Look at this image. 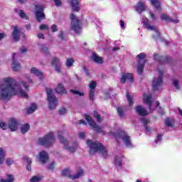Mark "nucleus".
<instances>
[{
    "instance_id": "nucleus-1",
    "label": "nucleus",
    "mask_w": 182,
    "mask_h": 182,
    "mask_svg": "<svg viewBox=\"0 0 182 182\" xmlns=\"http://www.w3.org/2000/svg\"><path fill=\"white\" fill-rule=\"evenodd\" d=\"M4 83L0 85V100L9 102L12 96L20 93L23 97H28V93L18 85L16 81L11 77L3 79Z\"/></svg>"
},
{
    "instance_id": "nucleus-2",
    "label": "nucleus",
    "mask_w": 182,
    "mask_h": 182,
    "mask_svg": "<svg viewBox=\"0 0 182 182\" xmlns=\"http://www.w3.org/2000/svg\"><path fill=\"white\" fill-rule=\"evenodd\" d=\"M87 144L90 149V154L93 156L96 153H100L104 159H107V149L102 143L93 141L92 139H87Z\"/></svg>"
},
{
    "instance_id": "nucleus-3",
    "label": "nucleus",
    "mask_w": 182,
    "mask_h": 182,
    "mask_svg": "<svg viewBox=\"0 0 182 182\" xmlns=\"http://www.w3.org/2000/svg\"><path fill=\"white\" fill-rule=\"evenodd\" d=\"M38 143L44 147H52L55 143V135L50 132L44 136V137L38 138Z\"/></svg>"
},
{
    "instance_id": "nucleus-4",
    "label": "nucleus",
    "mask_w": 182,
    "mask_h": 182,
    "mask_svg": "<svg viewBox=\"0 0 182 182\" xmlns=\"http://www.w3.org/2000/svg\"><path fill=\"white\" fill-rule=\"evenodd\" d=\"M47 93V99L48 101V107L50 110H53V109H56L58 106V99L53 95V91L50 88H46Z\"/></svg>"
},
{
    "instance_id": "nucleus-5",
    "label": "nucleus",
    "mask_w": 182,
    "mask_h": 182,
    "mask_svg": "<svg viewBox=\"0 0 182 182\" xmlns=\"http://www.w3.org/2000/svg\"><path fill=\"white\" fill-rule=\"evenodd\" d=\"M115 139H117V143L119 144V139H122L127 147H132V141L130 140V136L124 131H120L115 134Z\"/></svg>"
},
{
    "instance_id": "nucleus-6",
    "label": "nucleus",
    "mask_w": 182,
    "mask_h": 182,
    "mask_svg": "<svg viewBox=\"0 0 182 182\" xmlns=\"http://www.w3.org/2000/svg\"><path fill=\"white\" fill-rule=\"evenodd\" d=\"M43 11H45L43 5H35V15L37 22L41 23L43 19H46V16H45Z\"/></svg>"
},
{
    "instance_id": "nucleus-7",
    "label": "nucleus",
    "mask_w": 182,
    "mask_h": 182,
    "mask_svg": "<svg viewBox=\"0 0 182 182\" xmlns=\"http://www.w3.org/2000/svg\"><path fill=\"white\" fill-rule=\"evenodd\" d=\"M146 59V54L141 53L136 56V60L138 62L137 72L139 75L143 73V70L144 69V65H146L147 60Z\"/></svg>"
},
{
    "instance_id": "nucleus-8",
    "label": "nucleus",
    "mask_w": 182,
    "mask_h": 182,
    "mask_svg": "<svg viewBox=\"0 0 182 182\" xmlns=\"http://www.w3.org/2000/svg\"><path fill=\"white\" fill-rule=\"evenodd\" d=\"M62 176H64V177H68V178H70L71 180H76L77 178H80V177L83 176L84 171L83 169H80L77 171V173L74 175L70 174V171L68 169H65L62 171Z\"/></svg>"
},
{
    "instance_id": "nucleus-9",
    "label": "nucleus",
    "mask_w": 182,
    "mask_h": 182,
    "mask_svg": "<svg viewBox=\"0 0 182 182\" xmlns=\"http://www.w3.org/2000/svg\"><path fill=\"white\" fill-rule=\"evenodd\" d=\"M70 18L72 20L71 28L75 33H79V31H80V20L76 19V16L73 14H70Z\"/></svg>"
},
{
    "instance_id": "nucleus-10",
    "label": "nucleus",
    "mask_w": 182,
    "mask_h": 182,
    "mask_svg": "<svg viewBox=\"0 0 182 182\" xmlns=\"http://www.w3.org/2000/svg\"><path fill=\"white\" fill-rule=\"evenodd\" d=\"M85 119L87 120L88 124H90V126H92V129H94V130L97 133H103V127L97 125V124H96V122H95L93 119H92L91 117H90L87 114H85Z\"/></svg>"
},
{
    "instance_id": "nucleus-11",
    "label": "nucleus",
    "mask_w": 182,
    "mask_h": 182,
    "mask_svg": "<svg viewBox=\"0 0 182 182\" xmlns=\"http://www.w3.org/2000/svg\"><path fill=\"white\" fill-rule=\"evenodd\" d=\"M51 66L55 68V71L57 72V73H60L62 72V63L60 62V58L53 57L51 60Z\"/></svg>"
},
{
    "instance_id": "nucleus-12",
    "label": "nucleus",
    "mask_w": 182,
    "mask_h": 182,
    "mask_svg": "<svg viewBox=\"0 0 182 182\" xmlns=\"http://www.w3.org/2000/svg\"><path fill=\"white\" fill-rule=\"evenodd\" d=\"M163 85V72L159 71V77L154 78L153 80V90H159V87Z\"/></svg>"
},
{
    "instance_id": "nucleus-13",
    "label": "nucleus",
    "mask_w": 182,
    "mask_h": 182,
    "mask_svg": "<svg viewBox=\"0 0 182 182\" xmlns=\"http://www.w3.org/2000/svg\"><path fill=\"white\" fill-rule=\"evenodd\" d=\"M58 139L60 143L64 144L65 150H68V151H70V153H75L76 151V148H75L74 146H68V145L69 144V141H68V139H65L63 136L59 134Z\"/></svg>"
},
{
    "instance_id": "nucleus-14",
    "label": "nucleus",
    "mask_w": 182,
    "mask_h": 182,
    "mask_svg": "<svg viewBox=\"0 0 182 182\" xmlns=\"http://www.w3.org/2000/svg\"><path fill=\"white\" fill-rule=\"evenodd\" d=\"M9 129H10L11 132H16L18 130V127L19 126V122L16 119L11 118L9 121Z\"/></svg>"
},
{
    "instance_id": "nucleus-15",
    "label": "nucleus",
    "mask_w": 182,
    "mask_h": 182,
    "mask_svg": "<svg viewBox=\"0 0 182 182\" xmlns=\"http://www.w3.org/2000/svg\"><path fill=\"white\" fill-rule=\"evenodd\" d=\"M154 59L159 62L160 65H164V63H168L170 58L168 56H163L159 54H155L154 55Z\"/></svg>"
},
{
    "instance_id": "nucleus-16",
    "label": "nucleus",
    "mask_w": 182,
    "mask_h": 182,
    "mask_svg": "<svg viewBox=\"0 0 182 182\" xmlns=\"http://www.w3.org/2000/svg\"><path fill=\"white\" fill-rule=\"evenodd\" d=\"M48 160H49V155L46 151H41L39 152L38 161H41V164H46Z\"/></svg>"
},
{
    "instance_id": "nucleus-17",
    "label": "nucleus",
    "mask_w": 182,
    "mask_h": 182,
    "mask_svg": "<svg viewBox=\"0 0 182 182\" xmlns=\"http://www.w3.org/2000/svg\"><path fill=\"white\" fill-rule=\"evenodd\" d=\"M21 33H22V32H21L20 30L18 29V26H14L12 32L14 42H19L21 39Z\"/></svg>"
},
{
    "instance_id": "nucleus-18",
    "label": "nucleus",
    "mask_w": 182,
    "mask_h": 182,
    "mask_svg": "<svg viewBox=\"0 0 182 182\" xmlns=\"http://www.w3.org/2000/svg\"><path fill=\"white\" fill-rule=\"evenodd\" d=\"M126 80H129L130 83H133V75L130 73H124L120 79V82L124 84L126 83Z\"/></svg>"
},
{
    "instance_id": "nucleus-19",
    "label": "nucleus",
    "mask_w": 182,
    "mask_h": 182,
    "mask_svg": "<svg viewBox=\"0 0 182 182\" xmlns=\"http://www.w3.org/2000/svg\"><path fill=\"white\" fill-rule=\"evenodd\" d=\"M135 110L139 116H147V114H149L147 110H146L141 105L136 106Z\"/></svg>"
},
{
    "instance_id": "nucleus-20",
    "label": "nucleus",
    "mask_w": 182,
    "mask_h": 182,
    "mask_svg": "<svg viewBox=\"0 0 182 182\" xmlns=\"http://www.w3.org/2000/svg\"><path fill=\"white\" fill-rule=\"evenodd\" d=\"M70 4L73 10L75 12H79V11H80V1L79 0H71Z\"/></svg>"
},
{
    "instance_id": "nucleus-21",
    "label": "nucleus",
    "mask_w": 182,
    "mask_h": 182,
    "mask_svg": "<svg viewBox=\"0 0 182 182\" xmlns=\"http://www.w3.org/2000/svg\"><path fill=\"white\" fill-rule=\"evenodd\" d=\"M15 56H16V53H13V64H12V68L14 72H18L21 70V64L18 63L16 60H15Z\"/></svg>"
},
{
    "instance_id": "nucleus-22",
    "label": "nucleus",
    "mask_w": 182,
    "mask_h": 182,
    "mask_svg": "<svg viewBox=\"0 0 182 182\" xmlns=\"http://www.w3.org/2000/svg\"><path fill=\"white\" fill-rule=\"evenodd\" d=\"M161 19L162 21H166V22H172L173 23H178V20L173 19L170 16L167 14H162L161 16Z\"/></svg>"
},
{
    "instance_id": "nucleus-23",
    "label": "nucleus",
    "mask_w": 182,
    "mask_h": 182,
    "mask_svg": "<svg viewBox=\"0 0 182 182\" xmlns=\"http://www.w3.org/2000/svg\"><path fill=\"white\" fill-rule=\"evenodd\" d=\"M31 73L35 75V76H37V77H38L39 79H42V77H43V73H42L41 70H39V69L35 67L31 68Z\"/></svg>"
},
{
    "instance_id": "nucleus-24",
    "label": "nucleus",
    "mask_w": 182,
    "mask_h": 182,
    "mask_svg": "<svg viewBox=\"0 0 182 182\" xmlns=\"http://www.w3.org/2000/svg\"><path fill=\"white\" fill-rule=\"evenodd\" d=\"M92 60L93 62H95V63H98L100 65H102L103 63V58H102L100 56L97 55L96 53H93L92 56H91Z\"/></svg>"
},
{
    "instance_id": "nucleus-25",
    "label": "nucleus",
    "mask_w": 182,
    "mask_h": 182,
    "mask_svg": "<svg viewBox=\"0 0 182 182\" xmlns=\"http://www.w3.org/2000/svg\"><path fill=\"white\" fill-rule=\"evenodd\" d=\"M122 159L119 156L114 157V165L117 167V170H122L123 164L122 163Z\"/></svg>"
},
{
    "instance_id": "nucleus-26",
    "label": "nucleus",
    "mask_w": 182,
    "mask_h": 182,
    "mask_svg": "<svg viewBox=\"0 0 182 182\" xmlns=\"http://www.w3.org/2000/svg\"><path fill=\"white\" fill-rule=\"evenodd\" d=\"M148 31H154V32L156 33V36H153V38L154 39H157L158 38H160V33L159 32V30H157V28L155 27V26H149L147 27Z\"/></svg>"
},
{
    "instance_id": "nucleus-27",
    "label": "nucleus",
    "mask_w": 182,
    "mask_h": 182,
    "mask_svg": "<svg viewBox=\"0 0 182 182\" xmlns=\"http://www.w3.org/2000/svg\"><path fill=\"white\" fill-rule=\"evenodd\" d=\"M143 11H146V7H144V3L139 1L137 4V6L136 7V11L139 12V14H141Z\"/></svg>"
},
{
    "instance_id": "nucleus-28",
    "label": "nucleus",
    "mask_w": 182,
    "mask_h": 182,
    "mask_svg": "<svg viewBox=\"0 0 182 182\" xmlns=\"http://www.w3.org/2000/svg\"><path fill=\"white\" fill-rule=\"evenodd\" d=\"M55 92L60 95H63V93H66V90L65 89V86H63V85L58 84V87L55 88Z\"/></svg>"
},
{
    "instance_id": "nucleus-29",
    "label": "nucleus",
    "mask_w": 182,
    "mask_h": 182,
    "mask_svg": "<svg viewBox=\"0 0 182 182\" xmlns=\"http://www.w3.org/2000/svg\"><path fill=\"white\" fill-rule=\"evenodd\" d=\"M15 181V177L14 175L6 174V178L0 179V182H14Z\"/></svg>"
},
{
    "instance_id": "nucleus-30",
    "label": "nucleus",
    "mask_w": 182,
    "mask_h": 182,
    "mask_svg": "<svg viewBox=\"0 0 182 182\" xmlns=\"http://www.w3.org/2000/svg\"><path fill=\"white\" fill-rule=\"evenodd\" d=\"M141 122L143 123L144 127L146 132H151V128H150V127L147 126V124H149V119H146L145 118H141Z\"/></svg>"
},
{
    "instance_id": "nucleus-31",
    "label": "nucleus",
    "mask_w": 182,
    "mask_h": 182,
    "mask_svg": "<svg viewBox=\"0 0 182 182\" xmlns=\"http://www.w3.org/2000/svg\"><path fill=\"white\" fill-rule=\"evenodd\" d=\"M29 129H31V125H29V124H26L21 127V132L22 134H25L29 132Z\"/></svg>"
},
{
    "instance_id": "nucleus-32",
    "label": "nucleus",
    "mask_w": 182,
    "mask_h": 182,
    "mask_svg": "<svg viewBox=\"0 0 182 182\" xmlns=\"http://www.w3.org/2000/svg\"><path fill=\"white\" fill-rule=\"evenodd\" d=\"M145 103H146V105H148L149 110H153V108H151V106L153 105V102H151V96L146 97Z\"/></svg>"
},
{
    "instance_id": "nucleus-33",
    "label": "nucleus",
    "mask_w": 182,
    "mask_h": 182,
    "mask_svg": "<svg viewBox=\"0 0 182 182\" xmlns=\"http://www.w3.org/2000/svg\"><path fill=\"white\" fill-rule=\"evenodd\" d=\"M15 12L18 14L19 16L21 17L23 19H28V16H26V14L23 10H18L15 9Z\"/></svg>"
},
{
    "instance_id": "nucleus-34",
    "label": "nucleus",
    "mask_w": 182,
    "mask_h": 182,
    "mask_svg": "<svg viewBox=\"0 0 182 182\" xmlns=\"http://www.w3.org/2000/svg\"><path fill=\"white\" fill-rule=\"evenodd\" d=\"M43 176H33L31 179L30 182H40L42 181Z\"/></svg>"
},
{
    "instance_id": "nucleus-35",
    "label": "nucleus",
    "mask_w": 182,
    "mask_h": 182,
    "mask_svg": "<svg viewBox=\"0 0 182 182\" xmlns=\"http://www.w3.org/2000/svg\"><path fill=\"white\" fill-rule=\"evenodd\" d=\"M4 160H5V151H4V149L0 148V164H4Z\"/></svg>"
},
{
    "instance_id": "nucleus-36",
    "label": "nucleus",
    "mask_w": 182,
    "mask_h": 182,
    "mask_svg": "<svg viewBox=\"0 0 182 182\" xmlns=\"http://www.w3.org/2000/svg\"><path fill=\"white\" fill-rule=\"evenodd\" d=\"M165 124L168 127H173L174 126V121L170 118L165 119Z\"/></svg>"
},
{
    "instance_id": "nucleus-37",
    "label": "nucleus",
    "mask_w": 182,
    "mask_h": 182,
    "mask_svg": "<svg viewBox=\"0 0 182 182\" xmlns=\"http://www.w3.org/2000/svg\"><path fill=\"white\" fill-rule=\"evenodd\" d=\"M151 4L156 8V9H160V1L159 0H149Z\"/></svg>"
},
{
    "instance_id": "nucleus-38",
    "label": "nucleus",
    "mask_w": 182,
    "mask_h": 182,
    "mask_svg": "<svg viewBox=\"0 0 182 182\" xmlns=\"http://www.w3.org/2000/svg\"><path fill=\"white\" fill-rule=\"evenodd\" d=\"M36 110V105L33 104L28 109H27V114H31Z\"/></svg>"
},
{
    "instance_id": "nucleus-39",
    "label": "nucleus",
    "mask_w": 182,
    "mask_h": 182,
    "mask_svg": "<svg viewBox=\"0 0 182 182\" xmlns=\"http://www.w3.org/2000/svg\"><path fill=\"white\" fill-rule=\"evenodd\" d=\"M94 117L96 119L98 123H100L102 120V117H100V114H99V112L97 111H94Z\"/></svg>"
},
{
    "instance_id": "nucleus-40",
    "label": "nucleus",
    "mask_w": 182,
    "mask_h": 182,
    "mask_svg": "<svg viewBox=\"0 0 182 182\" xmlns=\"http://www.w3.org/2000/svg\"><path fill=\"white\" fill-rule=\"evenodd\" d=\"M73 63H75V60L73 58H68L65 63L67 68H70L73 66Z\"/></svg>"
},
{
    "instance_id": "nucleus-41",
    "label": "nucleus",
    "mask_w": 182,
    "mask_h": 182,
    "mask_svg": "<svg viewBox=\"0 0 182 182\" xmlns=\"http://www.w3.org/2000/svg\"><path fill=\"white\" fill-rule=\"evenodd\" d=\"M40 49H41V50L44 52V53H46V55H48V53H49V48L43 44L40 45Z\"/></svg>"
},
{
    "instance_id": "nucleus-42",
    "label": "nucleus",
    "mask_w": 182,
    "mask_h": 182,
    "mask_svg": "<svg viewBox=\"0 0 182 182\" xmlns=\"http://www.w3.org/2000/svg\"><path fill=\"white\" fill-rule=\"evenodd\" d=\"M127 99L129 102V106H133V97L129 94V92L127 93Z\"/></svg>"
},
{
    "instance_id": "nucleus-43",
    "label": "nucleus",
    "mask_w": 182,
    "mask_h": 182,
    "mask_svg": "<svg viewBox=\"0 0 182 182\" xmlns=\"http://www.w3.org/2000/svg\"><path fill=\"white\" fill-rule=\"evenodd\" d=\"M9 125L6 124V122H1L0 121V128L2 129L3 130H6L8 129Z\"/></svg>"
},
{
    "instance_id": "nucleus-44",
    "label": "nucleus",
    "mask_w": 182,
    "mask_h": 182,
    "mask_svg": "<svg viewBox=\"0 0 182 182\" xmlns=\"http://www.w3.org/2000/svg\"><path fill=\"white\" fill-rule=\"evenodd\" d=\"M117 110L119 117H123V116H124V113L123 112V108L117 107Z\"/></svg>"
},
{
    "instance_id": "nucleus-45",
    "label": "nucleus",
    "mask_w": 182,
    "mask_h": 182,
    "mask_svg": "<svg viewBox=\"0 0 182 182\" xmlns=\"http://www.w3.org/2000/svg\"><path fill=\"white\" fill-rule=\"evenodd\" d=\"M96 82L95 81H92L90 85H89V87L91 89V90H95V89H96Z\"/></svg>"
},
{
    "instance_id": "nucleus-46",
    "label": "nucleus",
    "mask_w": 182,
    "mask_h": 182,
    "mask_svg": "<svg viewBox=\"0 0 182 182\" xmlns=\"http://www.w3.org/2000/svg\"><path fill=\"white\" fill-rule=\"evenodd\" d=\"M142 23H144V26H145L146 29L148 26H150L149 23V19L148 18H142Z\"/></svg>"
},
{
    "instance_id": "nucleus-47",
    "label": "nucleus",
    "mask_w": 182,
    "mask_h": 182,
    "mask_svg": "<svg viewBox=\"0 0 182 182\" xmlns=\"http://www.w3.org/2000/svg\"><path fill=\"white\" fill-rule=\"evenodd\" d=\"M173 85L176 89H180V84L178 83V80H174L173 81Z\"/></svg>"
},
{
    "instance_id": "nucleus-48",
    "label": "nucleus",
    "mask_w": 182,
    "mask_h": 182,
    "mask_svg": "<svg viewBox=\"0 0 182 182\" xmlns=\"http://www.w3.org/2000/svg\"><path fill=\"white\" fill-rule=\"evenodd\" d=\"M59 114L63 115V114H66V113H68V109H66V108H61L60 109H59L58 111Z\"/></svg>"
},
{
    "instance_id": "nucleus-49",
    "label": "nucleus",
    "mask_w": 182,
    "mask_h": 182,
    "mask_svg": "<svg viewBox=\"0 0 182 182\" xmlns=\"http://www.w3.org/2000/svg\"><path fill=\"white\" fill-rule=\"evenodd\" d=\"M6 164H7V166H11V164H14V159L7 158L6 159Z\"/></svg>"
},
{
    "instance_id": "nucleus-50",
    "label": "nucleus",
    "mask_w": 182,
    "mask_h": 182,
    "mask_svg": "<svg viewBox=\"0 0 182 182\" xmlns=\"http://www.w3.org/2000/svg\"><path fill=\"white\" fill-rule=\"evenodd\" d=\"M21 85L22 86H23V87H25V90H26V92H29V87L28 85V83H26V82L21 81Z\"/></svg>"
},
{
    "instance_id": "nucleus-51",
    "label": "nucleus",
    "mask_w": 182,
    "mask_h": 182,
    "mask_svg": "<svg viewBox=\"0 0 182 182\" xmlns=\"http://www.w3.org/2000/svg\"><path fill=\"white\" fill-rule=\"evenodd\" d=\"M90 100H95V90H91L90 91Z\"/></svg>"
},
{
    "instance_id": "nucleus-52",
    "label": "nucleus",
    "mask_w": 182,
    "mask_h": 182,
    "mask_svg": "<svg viewBox=\"0 0 182 182\" xmlns=\"http://www.w3.org/2000/svg\"><path fill=\"white\" fill-rule=\"evenodd\" d=\"M41 31H48L49 29V27L46 24H42L40 26Z\"/></svg>"
},
{
    "instance_id": "nucleus-53",
    "label": "nucleus",
    "mask_w": 182,
    "mask_h": 182,
    "mask_svg": "<svg viewBox=\"0 0 182 182\" xmlns=\"http://www.w3.org/2000/svg\"><path fill=\"white\" fill-rule=\"evenodd\" d=\"M71 93H73L74 95H79V96H83V93L76 91L75 90H70Z\"/></svg>"
},
{
    "instance_id": "nucleus-54",
    "label": "nucleus",
    "mask_w": 182,
    "mask_h": 182,
    "mask_svg": "<svg viewBox=\"0 0 182 182\" xmlns=\"http://www.w3.org/2000/svg\"><path fill=\"white\" fill-rule=\"evenodd\" d=\"M82 69L84 70V73L85 74V76H90V73H89V70L86 68V66H83Z\"/></svg>"
},
{
    "instance_id": "nucleus-55",
    "label": "nucleus",
    "mask_w": 182,
    "mask_h": 182,
    "mask_svg": "<svg viewBox=\"0 0 182 182\" xmlns=\"http://www.w3.org/2000/svg\"><path fill=\"white\" fill-rule=\"evenodd\" d=\"M162 137H163V135L161 134H158L156 137V144L157 143H159L160 141H161Z\"/></svg>"
},
{
    "instance_id": "nucleus-56",
    "label": "nucleus",
    "mask_w": 182,
    "mask_h": 182,
    "mask_svg": "<svg viewBox=\"0 0 182 182\" xmlns=\"http://www.w3.org/2000/svg\"><path fill=\"white\" fill-rule=\"evenodd\" d=\"M51 31L52 32H58V26H56L55 24H53L51 26Z\"/></svg>"
},
{
    "instance_id": "nucleus-57",
    "label": "nucleus",
    "mask_w": 182,
    "mask_h": 182,
    "mask_svg": "<svg viewBox=\"0 0 182 182\" xmlns=\"http://www.w3.org/2000/svg\"><path fill=\"white\" fill-rule=\"evenodd\" d=\"M24 160H26L27 164H32V159L31 158L28 157H25Z\"/></svg>"
},
{
    "instance_id": "nucleus-58",
    "label": "nucleus",
    "mask_w": 182,
    "mask_h": 182,
    "mask_svg": "<svg viewBox=\"0 0 182 182\" xmlns=\"http://www.w3.org/2000/svg\"><path fill=\"white\" fill-rule=\"evenodd\" d=\"M64 36H65V33H63V31H61L58 35V38H60L61 41H63V39H65V38L63 37Z\"/></svg>"
},
{
    "instance_id": "nucleus-59",
    "label": "nucleus",
    "mask_w": 182,
    "mask_h": 182,
    "mask_svg": "<svg viewBox=\"0 0 182 182\" xmlns=\"http://www.w3.org/2000/svg\"><path fill=\"white\" fill-rule=\"evenodd\" d=\"M54 2L56 6H60V5H62V1H60V0H54Z\"/></svg>"
},
{
    "instance_id": "nucleus-60",
    "label": "nucleus",
    "mask_w": 182,
    "mask_h": 182,
    "mask_svg": "<svg viewBox=\"0 0 182 182\" xmlns=\"http://www.w3.org/2000/svg\"><path fill=\"white\" fill-rule=\"evenodd\" d=\"M48 170H53L55 168V163H52L48 166Z\"/></svg>"
},
{
    "instance_id": "nucleus-61",
    "label": "nucleus",
    "mask_w": 182,
    "mask_h": 182,
    "mask_svg": "<svg viewBox=\"0 0 182 182\" xmlns=\"http://www.w3.org/2000/svg\"><path fill=\"white\" fill-rule=\"evenodd\" d=\"M119 23L122 29H126V26H124V21L120 20Z\"/></svg>"
},
{
    "instance_id": "nucleus-62",
    "label": "nucleus",
    "mask_w": 182,
    "mask_h": 182,
    "mask_svg": "<svg viewBox=\"0 0 182 182\" xmlns=\"http://www.w3.org/2000/svg\"><path fill=\"white\" fill-rule=\"evenodd\" d=\"M38 38L39 39H45V36L42 33H38Z\"/></svg>"
},
{
    "instance_id": "nucleus-63",
    "label": "nucleus",
    "mask_w": 182,
    "mask_h": 182,
    "mask_svg": "<svg viewBox=\"0 0 182 182\" xmlns=\"http://www.w3.org/2000/svg\"><path fill=\"white\" fill-rule=\"evenodd\" d=\"M158 112L160 113V114H164V111L163 110V108L161 107H158Z\"/></svg>"
},
{
    "instance_id": "nucleus-64",
    "label": "nucleus",
    "mask_w": 182,
    "mask_h": 182,
    "mask_svg": "<svg viewBox=\"0 0 182 182\" xmlns=\"http://www.w3.org/2000/svg\"><path fill=\"white\" fill-rule=\"evenodd\" d=\"M85 132H80L79 133L80 139H85Z\"/></svg>"
}]
</instances>
